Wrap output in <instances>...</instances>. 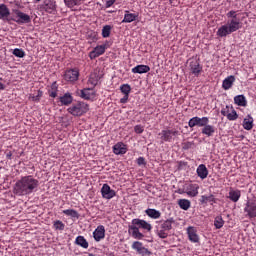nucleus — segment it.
I'll use <instances>...</instances> for the list:
<instances>
[{"mask_svg":"<svg viewBox=\"0 0 256 256\" xmlns=\"http://www.w3.org/2000/svg\"><path fill=\"white\" fill-rule=\"evenodd\" d=\"M64 215H67V217H72L73 219H79V212L77 210L73 209H67L63 210Z\"/></svg>","mask_w":256,"mask_h":256,"instance_id":"obj_38","label":"nucleus"},{"mask_svg":"<svg viewBox=\"0 0 256 256\" xmlns=\"http://www.w3.org/2000/svg\"><path fill=\"white\" fill-rule=\"evenodd\" d=\"M173 219H167L161 224V229H164V231H171L173 229Z\"/></svg>","mask_w":256,"mask_h":256,"instance_id":"obj_37","label":"nucleus"},{"mask_svg":"<svg viewBox=\"0 0 256 256\" xmlns=\"http://www.w3.org/2000/svg\"><path fill=\"white\" fill-rule=\"evenodd\" d=\"M182 193H187L189 197H197L199 195V185L192 183H185L183 185Z\"/></svg>","mask_w":256,"mask_h":256,"instance_id":"obj_5","label":"nucleus"},{"mask_svg":"<svg viewBox=\"0 0 256 256\" xmlns=\"http://www.w3.org/2000/svg\"><path fill=\"white\" fill-rule=\"evenodd\" d=\"M53 227L56 231H63L65 229V224L61 222L60 220H56L53 223Z\"/></svg>","mask_w":256,"mask_h":256,"instance_id":"obj_44","label":"nucleus"},{"mask_svg":"<svg viewBox=\"0 0 256 256\" xmlns=\"http://www.w3.org/2000/svg\"><path fill=\"white\" fill-rule=\"evenodd\" d=\"M212 1H217V0H212Z\"/></svg>","mask_w":256,"mask_h":256,"instance_id":"obj_57","label":"nucleus"},{"mask_svg":"<svg viewBox=\"0 0 256 256\" xmlns=\"http://www.w3.org/2000/svg\"><path fill=\"white\" fill-rule=\"evenodd\" d=\"M79 79V70L77 68L66 70L64 73V81L75 83Z\"/></svg>","mask_w":256,"mask_h":256,"instance_id":"obj_10","label":"nucleus"},{"mask_svg":"<svg viewBox=\"0 0 256 256\" xmlns=\"http://www.w3.org/2000/svg\"><path fill=\"white\" fill-rule=\"evenodd\" d=\"M120 91H121V93H123V95H129V93H131V85L122 84L120 86Z\"/></svg>","mask_w":256,"mask_h":256,"instance_id":"obj_43","label":"nucleus"},{"mask_svg":"<svg viewBox=\"0 0 256 256\" xmlns=\"http://www.w3.org/2000/svg\"><path fill=\"white\" fill-rule=\"evenodd\" d=\"M67 111L70 113V115H73V117H81L82 115H85L87 111H89V105L84 102H78L70 106Z\"/></svg>","mask_w":256,"mask_h":256,"instance_id":"obj_4","label":"nucleus"},{"mask_svg":"<svg viewBox=\"0 0 256 256\" xmlns=\"http://www.w3.org/2000/svg\"><path fill=\"white\" fill-rule=\"evenodd\" d=\"M200 203H202V205H207V203H215V196L210 194L209 196L207 195H202L200 198Z\"/></svg>","mask_w":256,"mask_h":256,"instance_id":"obj_35","label":"nucleus"},{"mask_svg":"<svg viewBox=\"0 0 256 256\" xmlns=\"http://www.w3.org/2000/svg\"><path fill=\"white\" fill-rule=\"evenodd\" d=\"M191 145H193V143L191 142H187L184 144V149H189L191 147Z\"/></svg>","mask_w":256,"mask_h":256,"instance_id":"obj_52","label":"nucleus"},{"mask_svg":"<svg viewBox=\"0 0 256 256\" xmlns=\"http://www.w3.org/2000/svg\"><path fill=\"white\" fill-rule=\"evenodd\" d=\"M80 97L87 100L95 99V90H93L92 88H84L83 90H81Z\"/></svg>","mask_w":256,"mask_h":256,"instance_id":"obj_23","label":"nucleus"},{"mask_svg":"<svg viewBox=\"0 0 256 256\" xmlns=\"http://www.w3.org/2000/svg\"><path fill=\"white\" fill-rule=\"evenodd\" d=\"M61 105H71L73 103V96L71 93H65L62 97H60Z\"/></svg>","mask_w":256,"mask_h":256,"instance_id":"obj_32","label":"nucleus"},{"mask_svg":"<svg viewBox=\"0 0 256 256\" xmlns=\"http://www.w3.org/2000/svg\"><path fill=\"white\" fill-rule=\"evenodd\" d=\"M84 2L85 0H64L66 7L69 9H75V7H79V5H82Z\"/></svg>","mask_w":256,"mask_h":256,"instance_id":"obj_27","label":"nucleus"},{"mask_svg":"<svg viewBox=\"0 0 256 256\" xmlns=\"http://www.w3.org/2000/svg\"><path fill=\"white\" fill-rule=\"evenodd\" d=\"M158 237H160V239H167L169 232L160 226V229H158Z\"/></svg>","mask_w":256,"mask_h":256,"instance_id":"obj_45","label":"nucleus"},{"mask_svg":"<svg viewBox=\"0 0 256 256\" xmlns=\"http://www.w3.org/2000/svg\"><path fill=\"white\" fill-rule=\"evenodd\" d=\"M132 249L141 256H151V251L143 245V242L134 241L132 243Z\"/></svg>","mask_w":256,"mask_h":256,"instance_id":"obj_6","label":"nucleus"},{"mask_svg":"<svg viewBox=\"0 0 256 256\" xmlns=\"http://www.w3.org/2000/svg\"><path fill=\"white\" fill-rule=\"evenodd\" d=\"M6 157H7V159H11V157H13V153L8 152V153L6 154Z\"/></svg>","mask_w":256,"mask_h":256,"instance_id":"obj_54","label":"nucleus"},{"mask_svg":"<svg viewBox=\"0 0 256 256\" xmlns=\"http://www.w3.org/2000/svg\"><path fill=\"white\" fill-rule=\"evenodd\" d=\"M44 9L47 13H53L57 9V5L53 0H46L44 4Z\"/></svg>","mask_w":256,"mask_h":256,"instance_id":"obj_28","label":"nucleus"},{"mask_svg":"<svg viewBox=\"0 0 256 256\" xmlns=\"http://www.w3.org/2000/svg\"><path fill=\"white\" fill-rule=\"evenodd\" d=\"M187 235L191 243H199V235H197V229L193 226L187 228Z\"/></svg>","mask_w":256,"mask_h":256,"instance_id":"obj_17","label":"nucleus"},{"mask_svg":"<svg viewBox=\"0 0 256 256\" xmlns=\"http://www.w3.org/2000/svg\"><path fill=\"white\" fill-rule=\"evenodd\" d=\"M228 198L230 199V201H233V203H237V201H239V199H241V190L231 189L229 191Z\"/></svg>","mask_w":256,"mask_h":256,"instance_id":"obj_26","label":"nucleus"},{"mask_svg":"<svg viewBox=\"0 0 256 256\" xmlns=\"http://www.w3.org/2000/svg\"><path fill=\"white\" fill-rule=\"evenodd\" d=\"M202 135H206V137H213L215 135V128L213 125L206 124L202 128Z\"/></svg>","mask_w":256,"mask_h":256,"instance_id":"obj_25","label":"nucleus"},{"mask_svg":"<svg viewBox=\"0 0 256 256\" xmlns=\"http://www.w3.org/2000/svg\"><path fill=\"white\" fill-rule=\"evenodd\" d=\"M178 134L179 132L176 130H162L159 135H161L162 141L171 142L173 137L177 136Z\"/></svg>","mask_w":256,"mask_h":256,"instance_id":"obj_15","label":"nucleus"},{"mask_svg":"<svg viewBox=\"0 0 256 256\" xmlns=\"http://www.w3.org/2000/svg\"><path fill=\"white\" fill-rule=\"evenodd\" d=\"M134 131H135V133L140 135L141 133H143V131H145V128L142 125H136L134 127Z\"/></svg>","mask_w":256,"mask_h":256,"instance_id":"obj_47","label":"nucleus"},{"mask_svg":"<svg viewBox=\"0 0 256 256\" xmlns=\"http://www.w3.org/2000/svg\"><path fill=\"white\" fill-rule=\"evenodd\" d=\"M223 225H225V221L223 220V218L221 216H217L214 220V226L217 229H221V227H223Z\"/></svg>","mask_w":256,"mask_h":256,"instance_id":"obj_41","label":"nucleus"},{"mask_svg":"<svg viewBox=\"0 0 256 256\" xmlns=\"http://www.w3.org/2000/svg\"><path fill=\"white\" fill-rule=\"evenodd\" d=\"M115 3V0H106V7H112V5Z\"/></svg>","mask_w":256,"mask_h":256,"instance_id":"obj_50","label":"nucleus"},{"mask_svg":"<svg viewBox=\"0 0 256 256\" xmlns=\"http://www.w3.org/2000/svg\"><path fill=\"white\" fill-rule=\"evenodd\" d=\"M57 89V82L52 83L51 89L48 90L49 97L55 99V97H57Z\"/></svg>","mask_w":256,"mask_h":256,"instance_id":"obj_40","label":"nucleus"},{"mask_svg":"<svg viewBox=\"0 0 256 256\" xmlns=\"http://www.w3.org/2000/svg\"><path fill=\"white\" fill-rule=\"evenodd\" d=\"M94 241H102L105 239V226L99 225L93 232Z\"/></svg>","mask_w":256,"mask_h":256,"instance_id":"obj_16","label":"nucleus"},{"mask_svg":"<svg viewBox=\"0 0 256 256\" xmlns=\"http://www.w3.org/2000/svg\"><path fill=\"white\" fill-rule=\"evenodd\" d=\"M113 153L115 155H125L127 153V145L123 142H118L113 146Z\"/></svg>","mask_w":256,"mask_h":256,"instance_id":"obj_18","label":"nucleus"},{"mask_svg":"<svg viewBox=\"0 0 256 256\" xmlns=\"http://www.w3.org/2000/svg\"><path fill=\"white\" fill-rule=\"evenodd\" d=\"M75 243L83 249H89V242H87V239H85L83 236L76 237Z\"/></svg>","mask_w":256,"mask_h":256,"instance_id":"obj_34","label":"nucleus"},{"mask_svg":"<svg viewBox=\"0 0 256 256\" xmlns=\"http://www.w3.org/2000/svg\"><path fill=\"white\" fill-rule=\"evenodd\" d=\"M227 22L218 28L216 35L218 37H227V35H231V33H235L239 31L241 27H243V23L241 22V18H239V14L237 11L231 10L226 14Z\"/></svg>","mask_w":256,"mask_h":256,"instance_id":"obj_2","label":"nucleus"},{"mask_svg":"<svg viewBox=\"0 0 256 256\" xmlns=\"http://www.w3.org/2000/svg\"><path fill=\"white\" fill-rule=\"evenodd\" d=\"M243 128L246 129V131H251L253 129V117L247 116L243 120Z\"/></svg>","mask_w":256,"mask_h":256,"instance_id":"obj_33","label":"nucleus"},{"mask_svg":"<svg viewBox=\"0 0 256 256\" xmlns=\"http://www.w3.org/2000/svg\"><path fill=\"white\" fill-rule=\"evenodd\" d=\"M221 115L227 117L228 121H237V119H239V115L237 114V111H235V108L229 106H226L221 110Z\"/></svg>","mask_w":256,"mask_h":256,"instance_id":"obj_9","label":"nucleus"},{"mask_svg":"<svg viewBox=\"0 0 256 256\" xmlns=\"http://www.w3.org/2000/svg\"><path fill=\"white\" fill-rule=\"evenodd\" d=\"M13 5H15L16 7H21V3L17 0L13 2Z\"/></svg>","mask_w":256,"mask_h":256,"instance_id":"obj_53","label":"nucleus"},{"mask_svg":"<svg viewBox=\"0 0 256 256\" xmlns=\"http://www.w3.org/2000/svg\"><path fill=\"white\" fill-rule=\"evenodd\" d=\"M141 229L142 231H151L153 226H151V224L145 220L135 218L128 227V233L131 235V237H133V239L141 240L143 237H145V235L141 233Z\"/></svg>","mask_w":256,"mask_h":256,"instance_id":"obj_3","label":"nucleus"},{"mask_svg":"<svg viewBox=\"0 0 256 256\" xmlns=\"http://www.w3.org/2000/svg\"><path fill=\"white\" fill-rule=\"evenodd\" d=\"M244 213L250 218L253 219L256 217V200H249L246 203L244 208Z\"/></svg>","mask_w":256,"mask_h":256,"instance_id":"obj_11","label":"nucleus"},{"mask_svg":"<svg viewBox=\"0 0 256 256\" xmlns=\"http://www.w3.org/2000/svg\"><path fill=\"white\" fill-rule=\"evenodd\" d=\"M138 17H139L138 13H131L128 10H126L122 23H133V21H137Z\"/></svg>","mask_w":256,"mask_h":256,"instance_id":"obj_22","label":"nucleus"},{"mask_svg":"<svg viewBox=\"0 0 256 256\" xmlns=\"http://www.w3.org/2000/svg\"><path fill=\"white\" fill-rule=\"evenodd\" d=\"M145 213L150 217V219H159L161 217V212L156 209L148 208L145 210Z\"/></svg>","mask_w":256,"mask_h":256,"instance_id":"obj_31","label":"nucleus"},{"mask_svg":"<svg viewBox=\"0 0 256 256\" xmlns=\"http://www.w3.org/2000/svg\"><path fill=\"white\" fill-rule=\"evenodd\" d=\"M178 193H179L180 195H183V193H185V192H183V188H180V189H178Z\"/></svg>","mask_w":256,"mask_h":256,"instance_id":"obj_55","label":"nucleus"},{"mask_svg":"<svg viewBox=\"0 0 256 256\" xmlns=\"http://www.w3.org/2000/svg\"><path fill=\"white\" fill-rule=\"evenodd\" d=\"M234 83H235V76L230 75L223 80L222 89H224V91H229V89L233 87Z\"/></svg>","mask_w":256,"mask_h":256,"instance_id":"obj_20","label":"nucleus"},{"mask_svg":"<svg viewBox=\"0 0 256 256\" xmlns=\"http://www.w3.org/2000/svg\"><path fill=\"white\" fill-rule=\"evenodd\" d=\"M105 51H107V44L98 45L89 53V58L97 59V57H101Z\"/></svg>","mask_w":256,"mask_h":256,"instance_id":"obj_12","label":"nucleus"},{"mask_svg":"<svg viewBox=\"0 0 256 256\" xmlns=\"http://www.w3.org/2000/svg\"><path fill=\"white\" fill-rule=\"evenodd\" d=\"M196 173L198 177L203 180V179H207L209 175V170L207 169V166H205V164H200L197 167Z\"/></svg>","mask_w":256,"mask_h":256,"instance_id":"obj_21","label":"nucleus"},{"mask_svg":"<svg viewBox=\"0 0 256 256\" xmlns=\"http://www.w3.org/2000/svg\"><path fill=\"white\" fill-rule=\"evenodd\" d=\"M39 185V180H37V178L31 175L23 176L15 183L13 193L18 197H25V195L35 193V191L39 189Z\"/></svg>","mask_w":256,"mask_h":256,"instance_id":"obj_1","label":"nucleus"},{"mask_svg":"<svg viewBox=\"0 0 256 256\" xmlns=\"http://www.w3.org/2000/svg\"><path fill=\"white\" fill-rule=\"evenodd\" d=\"M37 3H39V1H41V0H35Z\"/></svg>","mask_w":256,"mask_h":256,"instance_id":"obj_56","label":"nucleus"},{"mask_svg":"<svg viewBox=\"0 0 256 256\" xmlns=\"http://www.w3.org/2000/svg\"><path fill=\"white\" fill-rule=\"evenodd\" d=\"M9 15H11V11L7 7V5L0 4V19H2L3 21H11V19H9Z\"/></svg>","mask_w":256,"mask_h":256,"instance_id":"obj_19","label":"nucleus"},{"mask_svg":"<svg viewBox=\"0 0 256 256\" xmlns=\"http://www.w3.org/2000/svg\"><path fill=\"white\" fill-rule=\"evenodd\" d=\"M234 103L238 107H247V98H245V95H237L234 97Z\"/></svg>","mask_w":256,"mask_h":256,"instance_id":"obj_30","label":"nucleus"},{"mask_svg":"<svg viewBox=\"0 0 256 256\" xmlns=\"http://www.w3.org/2000/svg\"><path fill=\"white\" fill-rule=\"evenodd\" d=\"M0 81H3V78H0ZM0 91H5V84L0 82Z\"/></svg>","mask_w":256,"mask_h":256,"instance_id":"obj_51","label":"nucleus"},{"mask_svg":"<svg viewBox=\"0 0 256 256\" xmlns=\"http://www.w3.org/2000/svg\"><path fill=\"white\" fill-rule=\"evenodd\" d=\"M13 55H15V57H19L20 59H23V57H25V51H23V49L15 48L13 50Z\"/></svg>","mask_w":256,"mask_h":256,"instance_id":"obj_46","label":"nucleus"},{"mask_svg":"<svg viewBox=\"0 0 256 256\" xmlns=\"http://www.w3.org/2000/svg\"><path fill=\"white\" fill-rule=\"evenodd\" d=\"M13 13L16 15L14 21L19 25H25L31 22V16L25 14L24 12H21V10H13Z\"/></svg>","mask_w":256,"mask_h":256,"instance_id":"obj_7","label":"nucleus"},{"mask_svg":"<svg viewBox=\"0 0 256 256\" xmlns=\"http://www.w3.org/2000/svg\"><path fill=\"white\" fill-rule=\"evenodd\" d=\"M189 67H190V72L195 77H199V75H201V71H203V66L201 64H199V62L197 60H192L190 62Z\"/></svg>","mask_w":256,"mask_h":256,"instance_id":"obj_14","label":"nucleus"},{"mask_svg":"<svg viewBox=\"0 0 256 256\" xmlns=\"http://www.w3.org/2000/svg\"><path fill=\"white\" fill-rule=\"evenodd\" d=\"M151 68L147 65H137L136 67L132 68V73H138L139 75H143V73H149Z\"/></svg>","mask_w":256,"mask_h":256,"instance_id":"obj_24","label":"nucleus"},{"mask_svg":"<svg viewBox=\"0 0 256 256\" xmlns=\"http://www.w3.org/2000/svg\"><path fill=\"white\" fill-rule=\"evenodd\" d=\"M41 97H43V92L41 90H38L36 95L35 94L29 95V100L34 101L35 103H39V101H41Z\"/></svg>","mask_w":256,"mask_h":256,"instance_id":"obj_39","label":"nucleus"},{"mask_svg":"<svg viewBox=\"0 0 256 256\" xmlns=\"http://www.w3.org/2000/svg\"><path fill=\"white\" fill-rule=\"evenodd\" d=\"M111 35V26L110 25H105L102 28V37L104 39H107V37H109Z\"/></svg>","mask_w":256,"mask_h":256,"instance_id":"obj_42","label":"nucleus"},{"mask_svg":"<svg viewBox=\"0 0 256 256\" xmlns=\"http://www.w3.org/2000/svg\"><path fill=\"white\" fill-rule=\"evenodd\" d=\"M178 205H179L180 209H183V211H187L191 207V201H189L187 199H180L178 201Z\"/></svg>","mask_w":256,"mask_h":256,"instance_id":"obj_36","label":"nucleus"},{"mask_svg":"<svg viewBox=\"0 0 256 256\" xmlns=\"http://www.w3.org/2000/svg\"><path fill=\"white\" fill-rule=\"evenodd\" d=\"M129 101V95L124 94V97L120 99V103H127Z\"/></svg>","mask_w":256,"mask_h":256,"instance_id":"obj_48","label":"nucleus"},{"mask_svg":"<svg viewBox=\"0 0 256 256\" xmlns=\"http://www.w3.org/2000/svg\"><path fill=\"white\" fill-rule=\"evenodd\" d=\"M137 163H138V165H145V158L139 157V158L137 159Z\"/></svg>","mask_w":256,"mask_h":256,"instance_id":"obj_49","label":"nucleus"},{"mask_svg":"<svg viewBox=\"0 0 256 256\" xmlns=\"http://www.w3.org/2000/svg\"><path fill=\"white\" fill-rule=\"evenodd\" d=\"M100 79L101 77H99V74L97 72H92L88 79V85H91V87H96Z\"/></svg>","mask_w":256,"mask_h":256,"instance_id":"obj_29","label":"nucleus"},{"mask_svg":"<svg viewBox=\"0 0 256 256\" xmlns=\"http://www.w3.org/2000/svg\"><path fill=\"white\" fill-rule=\"evenodd\" d=\"M209 123V118L207 117H193L189 120L188 126L193 129V127H205Z\"/></svg>","mask_w":256,"mask_h":256,"instance_id":"obj_8","label":"nucleus"},{"mask_svg":"<svg viewBox=\"0 0 256 256\" xmlns=\"http://www.w3.org/2000/svg\"><path fill=\"white\" fill-rule=\"evenodd\" d=\"M101 195L103 199H113L117 193L115 190L111 189V186L109 184H103L101 188Z\"/></svg>","mask_w":256,"mask_h":256,"instance_id":"obj_13","label":"nucleus"}]
</instances>
